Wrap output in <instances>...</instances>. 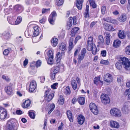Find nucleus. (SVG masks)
I'll return each mask as SVG.
<instances>
[{
  "instance_id": "nucleus-1",
  "label": "nucleus",
  "mask_w": 130,
  "mask_h": 130,
  "mask_svg": "<svg viewBox=\"0 0 130 130\" xmlns=\"http://www.w3.org/2000/svg\"><path fill=\"white\" fill-rule=\"evenodd\" d=\"M87 43V50L89 51H92V54L94 55H95L99 50H97L96 46L93 43V38L92 37H90L88 38Z\"/></svg>"
},
{
  "instance_id": "nucleus-2",
  "label": "nucleus",
  "mask_w": 130,
  "mask_h": 130,
  "mask_svg": "<svg viewBox=\"0 0 130 130\" xmlns=\"http://www.w3.org/2000/svg\"><path fill=\"white\" fill-rule=\"evenodd\" d=\"M50 90L48 89L45 92V97L43 101L44 105L45 104L47 106L48 105V103L53 99L54 96V93L50 92Z\"/></svg>"
},
{
  "instance_id": "nucleus-3",
  "label": "nucleus",
  "mask_w": 130,
  "mask_h": 130,
  "mask_svg": "<svg viewBox=\"0 0 130 130\" xmlns=\"http://www.w3.org/2000/svg\"><path fill=\"white\" fill-rule=\"evenodd\" d=\"M17 127L15 123L11 120L8 121L5 128V130H17Z\"/></svg>"
},
{
  "instance_id": "nucleus-4",
  "label": "nucleus",
  "mask_w": 130,
  "mask_h": 130,
  "mask_svg": "<svg viewBox=\"0 0 130 130\" xmlns=\"http://www.w3.org/2000/svg\"><path fill=\"white\" fill-rule=\"evenodd\" d=\"M120 59L124 67L126 69H128L130 67V59L125 57H121Z\"/></svg>"
},
{
  "instance_id": "nucleus-5",
  "label": "nucleus",
  "mask_w": 130,
  "mask_h": 130,
  "mask_svg": "<svg viewBox=\"0 0 130 130\" xmlns=\"http://www.w3.org/2000/svg\"><path fill=\"white\" fill-rule=\"evenodd\" d=\"M59 68L58 66H54L52 68L50 74L51 78L52 79H54L56 74L59 72Z\"/></svg>"
},
{
  "instance_id": "nucleus-6",
  "label": "nucleus",
  "mask_w": 130,
  "mask_h": 130,
  "mask_svg": "<svg viewBox=\"0 0 130 130\" xmlns=\"http://www.w3.org/2000/svg\"><path fill=\"white\" fill-rule=\"evenodd\" d=\"M110 113L112 116L115 117H119L121 115L120 110L115 108H112L110 110Z\"/></svg>"
},
{
  "instance_id": "nucleus-7",
  "label": "nucleus",
  "mask_w": 130,
  "mask_h": 130,
  "mask_svg": "<svg viewBox=\"0 0 130 130\" xmlns=\"http://www.w3.org/2000/svg\"><path fill=\"white\" fill-rule=\"evenodd\" d=\"M101 98L102 102L104 104H106L110 102L109 98L107 95L102 94L101 95Z\"/></svg>"
},
{
  "instance_id": "nucleus-8",
  "label": "nucleus",
  "mask_w": 130,
  "mask_h": 130,
  "mask_svg": "<svg viewBox=\"0 0 130 130\" xmlns=\"http://www.w3.org/2000/svg\"><path fill=\"white\" fill-rule=\"evenodd\" d=\"M86 50L85 48H83L81 50L80 54H79L78 56L77 60L78 63L80 64L81 61L84 59L85 54L86 53Z\"/></svg>"
},
{
  "instance_id": "nucleus-9",
  "label": "nucleus",
  "mask_w": 130,
  "mask_h": 130,
  "mask_svg": "<svg viewBox=\"0 0 130 130\" xmlns=\"http://www.w3.org/2000/svg\"><path fill=\"white\" fill-rule=\"evenodd\" d=\"M89 107L92 112L94 115H96L98 113V110L96 106L93 103H91L90 104Z\"/></svg>"
},
{
  "instance_id": "nucleus-10",
  "label": "nucleus",
  "mask_w": 130,
  "mask_h": 130,
  "mask_svg": "<svg viewBox=\"0 0 130 130\" xmlns=\"http://www.w3.org/2000/svg\"><path fill=\"white\" fill-rule=\"evenodd\" d=\"M130 107V102L128 101L124 103L123 107L122 108V110L123 112L125 114L129 112V108Z\"/></svg>"
},
{
  "instance_id": "nucleus-11",
  "label": "nucleus",
  "mask_w": 130,
  "mask_h": 130,
  "mask_svg": "<svg viewBox=\"0 0 130 130\" xmlns=\"http://www.w3.org/2000/svg\"><path fill=\"white\" fill-rule=\"evenodd\" d=\"M37 87L36 82L34 80H32L30 82L29 85V90L30 92H32Z\"/></svg>"
},
{
  "instance_id": "nucleus-12",
  "label": "nucleus",
  "mask_w": 130,
  "mask_h": 130,
  "mask_svg": "<svg viewBox=\"0 0 130 130\" xmlns=\"http://www.w3.org/2000/svg\"><path fill=\"white\" fill-rule=\"evenodd\" d=\"M56 16L57 14L55 11H53L51 13L49 16L48 20L51 24H52L54 23Z\"/></svg>"
},
{
  "instance_id": "nucleus-13",
  "label": "nucleus",
  "mask_w": 130,
  "mask_h": 130,
  "mask_svg": "<svg viewBox=\"0 0 130 130\" xmlns=\"http://www.w3.org/2000/svg\"><path fill=\"white\" fill-rule=\"evenodd\" d=\"M7 116L6 110L2 107H0V120L5 119Z\"/></svg>"
},
{
  "instance_id": "nucleus-14",
  "label": "nucleus",
  "mask_w": 130,
  "mask_h": 130,
  "mask_svg": "<svg viewBox=\"0 0 130 130\" xmlns=\"http://www.w3.org/2000/svg\"><path fill=\"white\" fill-rule=\"evenodd\" d=\"M103 78L104 80L107 83L111 82L113 80L112 75L108 73L104 76Z\"/></svg>"
},
{
  "instance_id": "nucleus-15",
  "label": "nucleus",
  "mask_w": 130,
  "mask_h": 130,
  "mask_svg": "<svg viewBox=\"0 0 130 130\" xmlns=\"http://www.w3.org/2000/svg\"><path fill=\"white\" fill-rule=\"evenodd\" d=\"M97 43L98 44V46H99L101 47H104V39L102 35H99V36L97 39Z\"/></svg>"
},
{
  "instance_id": "nucleus-16",
  "label": "nucleus",
  "mask_w": 130,
  "mask_h": 130,
  "mask_svg": "<svg viewBox=\"0 0 130 130\" xmlns=\"http://www.w3.org/2000/svg\"><path fill=\"white\" fill-rule=\"evenodd\" d=\"M5 90L8 95H12L13 94V90L11 86H9L5 87Z\"/></svg>"
},
{
  "instance_id": "nucleus-17",
  "label": "nucleus",
  "mask_w": 130,
  "mask_h": 130,
  "mask_svg": "<svg viewBox=\"0 0 130 130\" xmlns=\"http://www.w3.org/2000/svg\"><path fill=\"white\" fill-rule=\"evenodd\" d=\"M110 125L112 127L118 128L120 125L119 123L117 122L114 121H111L110 122Z\"/></svg>"
},
{
  "instance_id": "nucleus-18",
  "label": "nucleus",
  "mask_w": 130,
  "mask_h": 130,
  "mask_svg": "<svg viewBox=\"0 0 130 130\" xmlns=\"http://www.w3.org/2000/svg\"><path fill=\"white\" fill-rule=\"evenodd\" d=\"M127 19V17L125 14L124 13L121 14V16L118 18L119 21L121 22H124Z\"/></svg>"
},
{
  "instance_id": "nucleus-19",
  "label": "nucleus",
  "mask_w": 130,
  "mask_h": 130,
  "mask_svg": "<svg viewBox=\"0 0 130 130\" xmlns=\"http://www.w3.org/2000/svg\"><path fill=\"white\" fill-rule=\"evenodd\" d=\"M1 35L6 39H8L10 37L11 35H12L11 34H10L9 32L8 31H4L3 33L1 34Z\"/></svg>"
},
{
  "instance_id": "nucleus-20",
  "label": "nucleus",
  "mask_w": 130,
  "mask_h": 130,
  "mask_svg": "<svg viewBox=\"0 0 130 130\" xmlns=\"http://www.w3.org/2000/svg\"><path fill=\"white\" fill-rule=\"evenodd\" d=\"M79 28L78 27H74L71 30V34L70 35L72 37L74 36L78 32Z\"/></svg>"
},
{
  "instance_id": "nucleus-21",
  "label": "nucleus",
  "mask_w": 130,
  "mask_h": 130,
  "mask_svg": "<svg viewBox=\"0 0 130 130\" xmlns=\"http://www.w3.org/2000/svg\"><path fill=\"white\" fill-rule=\"evenodd\" d=\"M84 0H78L76 1V6L79 10H81L82 8V3Z\"/></svg>"
},
{
  "instance_id": "nucleus-22",
  "label": "nucleus",
  "mask_w": 130,
  "mask_h": 130,
  "mask_svg": "<svg viewBox=\"0 0 130 130\" xmlns=\"http://www.w3.org/2000/svg\"><path fill=\"white\" fill-rule=\"evenodd\" d=\"M77 118L78 123L80 124H83L85 121L84 117L81 115H80Z\"/></svg>"
},
{
  "instance_id": "nucleus-23",
  "label": "nucleus",
  "mask_w": 130,
  "mask_h": 130,
  "mask_svg": "<svg viewBox=\"0 0 130 130\" xmlns=\"http://www.w3.org/2000/svg\"><path fill=\"white\" fill-rule=\"evenodd\" d=\"M64 53L61 52V53L58 52L56 55V58L57 59V61H59L62 58V56L64 55Z\"/></svg>"
},
{
  "instance_id": "nucleus-24",
  "label": "nucleus",
  "mask_w": 130,
  "mask_h": 130,
  "mask_svg": "<svg viewBox=\"0 0 130 130\" xmlns=\"http://www.w3.org/2000/svg\"><path fill=\"white\" fill-rule=\"evenodd\" d=\"M67 114L70 121L71 122H73V119L72 117V113L71 111L70 110H68L67 112Z\"/></svg>"
},
{
  "instance_id": "nucleus-25",
  "label": "nucleus",
  "mask_w": 130,
  "mask_h": 130,
  "mask_svg": "<svg viewBox=\"0 0 130 130\" xmlns=\"http://www.w3.org/2000/svg\"><path fill=\"white\" fill-rule=\"evenodd\" d=\"M30 101L29 100H26L25 102L23 103L22 104V106L24 108H27L30 105Z\"/></svg>"
},
{
  "instance_id": "nucleus-26",
  "label": "nucleus",
  "mask_w": 130,
  "mask_h": 130,
  "mask_svg": "<svg viewBox=\"0 0 130 130\" xmlns=\"http://www.w3.org/2000/svg\"><path fill=\"white\" fill-rule=\"evenodd\" d=\"M89 5H87L86 7V9L85 10L84 13V17L85 18L89 19L90 18L89 13Z\"/></svg>"
},
{
  "instance_id": "nucleus-27",
  "label": "nucleus",
  "mask_w": 130,
  "mask_h": 130,
  "mask_svg": "<svg viewBox=\"0 0 130 130\" xmlns=\"http://www.w3.org/2000/svg\"><path fill=\"white\" fill-rule=\"evenodd\" d=\"M121 42L118 40H114L113 43V46L116 48L119 47L121 44Z\"/></svg>"
},
{
  "instance_id": "nucleus-28",
  "label": "nucleus",
  "mask_w": 130,
  "mask_h": 130,
  "mask_svg": "<svg viewBox=\"0 0 130 130\" xmlns=\"http://www.w3.org/2000/svg\"><path fill=\"white\" fill-rule=\"evenodd\" d=\"M104 28L106 30L109 31H113L114 30V28L111 26V25H105Z\"/></svg>"
},
{
  "instance_id": "nucleus-29",
  "label": "nucleus",
  "mask_w": 130,
  "mask_h": 130,
  "mask_svg": "<svg viewBox=\"0 0 130 130\" xmlns=\"http://www.w3.org/2000/svg\"><path fill=\"white\" fill-rule=\"evenodd\" d=\"M118 33V36L119 38L123 39L125 38L126 37V35L123 31H122L121 30H119Z\"/></svg>"
},
{
  "instance_id": "nucleus-30",
  "label": "nucleus",
  "mask_w": 130,
  "mask_h": 130,
  "mask_svg": "<svg viewBox=\"0 0 130 130\" xmlns=\"http://www.w3.org/2000/svg\"><path fill=\"white\" fill-rule=\"evenodd\" d=\"M71 84L73 89L76 90L77 88V84L76 81L73 79L71 81Z\"/></svg>"
},
{
  "instance_id": "nucleus-31",
  "label": "nucleus",
  "mask_w": 130,
  "mask_h": 130,
  "mask_svg": "<svg viewBox=\"0 0 130 130\" xmlns=\"http://www.w3.org/2000/svg\"><path fill=\"white\" fill-rule=\"evenodd\" d=\"M59 48L61 51H64L66 48V44L64 43H62L59 44Z\"/></svg>"
},
{
  "instance_id": "nucleus-32",
  "label": "nucleus",
  "mask_w": 130,
  "mask_h": 130,
  "mask_svg": "<svg viewBox=\"0 0 130 130\" xmlns=\"http://www.w3.org/2000/svg\"><path fill=\"white\" fill-rule=\"evenodd\" d=\"M73 39L72 38H70L69 40V50L71 51L74 47L73 45Z\"/></svg>"
},
{
  "instance_id": "nucleus-33",
  "label": "nucleus",
  "mask_w": 130,
  "mask_h": 130,
  "mask_svg": "<svg viewBox=\"0 0 130 130\" xmlns=\"http://www.w3.org/2000/svg\"><path fill=\"white\" fill-rule=\"evenodd\" d=\"M58 42V39L56 38H53L51 40V44L54 47H55L57 45Z\"/></svg>"
},
{
  "instance_id": "nucleus-34",
  "label": "nucleus",
  "mask_w": 130,
  "mask_h": 130,
  "mask_svg": "<svg viewBox=\"0 0 130 130\" xmlns=\"http://www.w3.org/2000/svg\"><path fill=\"white\" fill-rule=\"evenodd\" d=\"M77 101L81 105H84L85 103V98L84 97H80L78 98Z\"/></svg>"
},
{
  "instance_id": "nucleus-35",
  "label": "nucleus",
  "mask_w": 130,
  "mask_h": 130,
  "mask_svg": "<svg viewBox=\"0 0 130 130\" xmlns=\"http://www.w3.org/2000/svg\"><path fill=\"white\" fill-rule=\"evenodd\" d=\"M64 93L67 95H70L71 93V91L69 86H68L66 88L64 91Z\"/></svg>"
},
{
  "instance_id": "nucleus-36",
  "label": "nucleus",
  "mask_w": 130,
  "mask_h": 130,
  "mask_svg": "<svg viewBox=\"0 0 130 130\" xmlns=\"http://www.w3.org/2000/svg\"><path fill=\"white\" fill-rule=\"evenodd\" d=\"M58 103L60 105H62L64 103V99L63 96L61 95L60 96V98L58 100Z\"/></svg>"
},
{
  "instance_id": "nucleus-37",
  "label": "nucleus",
  "mask_w": 130,
  "mask_h": 130,
  "mask_svg": "<svg viewBox=\"0 0 130 130\" xmlns=\"http://www.w3.org/2000/svg\"><path fill=\"white\" fill-rule=\"evenodd\" d=\"M116 68L119 70H121L122 68L121 62H117L116 64Z\"/></svg>"
},
{
  "instance_id": "nucleus-38",
  "label": "nucleus",
  "mask_w": 130,
  "mask_h": 130,
  "mask_svg": "<svg viewBox=\"0 0 130 130\" xmlns=\"http://www.w3.org/2000/svg\"><path fill=\"white\" fill-rule=\"evenodd\" d=\"M64 0H56V4L58 6L62 5L63 3Z\"/></svg>"
},
{
  "instance_id": "nucleus-39",
  "label": "nucleus",
  "mask_w": 130,
  "mask_h": 130,
  "mask_svg": "<svg viewBox=\"0 0 130 130\" xmlns=\"http://www.w3.org/2000/svg\"><path fill=\"white\" fill-rule=\"evenodd\" d=\"M90 5L93 8H95L96 7V5L93 0H89Z\"/></svg>"
},
{
  "instance_id": "nucleus-40",
  "label": "nucleus",
  "mask_w": 130,
  "mask_h": 130,
  "mask_svg": "<svg viewBox=\"0 0 130 130\" xmlns=\"http://www.w3.org/2000/svg\"><path fill=\"white\" fill-rule=\"evenodd\" d=\"M125 53L128 55H130V46L128 45L126 46L125 48Z\"/></svg>"
},
{
  "instance_id": "nucleus-41",
  "label": "nucleus",
  "mask_w": 130,
  "mask_h": 130,
  "mask_svg": "<svg viewBox=\"0 0 130 130\" xmlns=\"http://www.w3.org/2000/svg\"><path fill=\"white\" fill-rule=\"evenodd\" d=\"M14 8L16 10H20L23 9L22 7L19 5H17L15 6Z\"/></svg>"
},
{
  "instance_id": "nucleus-42",
  "label": "nucleus",
  "mask_w": 130,
  "mask_h": 130,
  "mask_svg": "<svg viewBox=\"0 0 130 130\" xmlns=\"http://www.w3.org/2000/svg\"><path fill=\"white\" fill-rule=\"evenodd\" d=\"M22 20V18L20 16H18L15 22V24H20Z\"/></svg>"
},
{
  "instance_id": "nucleus-43",
  "label": "nucleus",
  "mask_w": 130,
  "mask_h": 130,
  "mask_svg": "<svg viewBox=\"0 0 130 130\" xmlns=\"http://www.w3.org/2000/svg\"><path fill=\"white\" fill-rule=\"evenodd\" d=\"M50 110L48 112V114H50L53 110L55 107V105L54 104H52L50 105Z\"/></svg>"
},
{
  "instance_id": "nucleus-44",
  "label": "nucleus",
  "mask_w": 130,
  "mask_h": 130,
  "mask_svg": "<svg viewBox=\"0 0 130 130\" xmlns=\"http://www.w3.org/2000/svg\"><path fill=\"white\" fill-rule=\"evenodd\" d=\"M123 76H120L117 77V81L118 83L120 84L123 83Z\"/></svg>"
},
{
  "instance_id": "nucleus-45",
  "label": "nucleus",
  "mask_w": 130,
  "mask_h": 130,
  "mask_svg": "<svg viewBox=\"0 0 130 130\" xmlns=\"http://www.w3.org/2000/svg\"><path fill=\"white\" fill-rule=\"evenodd\" d=\"M11 50L10 48H8L7 49H5L3 53L4 55H7L9 54V52L11 51Z\"/></svg>"
},
{
  "instance_id": "nucleus-46",
  "label": "nucleus",
  "mask_w": 130,
  "mask_h": 130,
  "mask_svg": "<svg viewBox=\"0 0 130 130\" xmlns=\"http://www.w3.org/2000/svg\"><path fill=\"white\" fill-rule=\"evenodd\" d=\"M29 115L30 117L31 118L34 119L35 118V115L34 113L31 111L29 112Z\"/></svg>"
},
{
  "instance_id": "nucleus-47",
  "label": "nucleus",
  "mask_w": 130,
  "mask_h": 130,
  "mask_svg": "<svg viewBox=\"0 0 130 130\" xmlns=\"http://www.w3.org/2000/svg\"><path fill=\"white\" fill-rule=\"evenodd\" d=\"M47 55L48 57H53V52L51 50H49L48 51L47 53Z\"/></svg>"
},
{
  "instance_id": "nucleus-48",
  "label": "nucleus",
  "mask_w": 130,
  "mask_h": 130,
  "mask_svg": "<svg viewBox=\"0 0 130 130\" xmlns=\"http://www.w3.org/2000/svg\"><path fill=\"white\" fill-rule=\"evenodd\" d=\"M53 57H49L47 61L48 63L50 64H51L53 62Z\"/></svg>"
},
{
  "instance_id": "nucleus-49",
  "label": "nucleus",
  "mask_w": 130,
  "mask_h": 130,
  "mask_svg": "<svg viewBox=\"0 0 130 130\" xmlns=\"http://www.w3.org/2000/svg\"><path fill=\"white\" fill-rule=\"evenodd\" d=\"M58 84V83H56L53 84L51 85V87L53 89H55L57 88Z\"/></svg>"
},
{
  "instance_id": "nucleus-50",
  "label": "nucleus",
  "mask_w": 130,
  "mask_h": 130,
  "mask_svg": "<svg viewBox=\"0 0 130 130\" xmlns=\"http://www.w3.org/2000/svg\"><path fill=\"white\" fill-rule=\"evenodd\" d=\"M106 10V7L104 6H102L101 7V11L102 14H104L105 13Z\"/></svg>"
},
{
  "instance_id": "nucleus-51",
  "label": "nucleus",
  "mask_w": 130,
  "mask_h": 130,
  "mask_svg": "<svg viewBox=\"0 0 130 130\" xmlns=\"http://www.w3.org/2000/svg\"><path fill=\"white\" fill-rule=\"evenodd\" d=\"M33 36L36 37L38 36L39 33V31L32 30Z\"/></svg>"
},
{
  "instance_id": "nucleus-52",
  "label": "nucleus",
  "mask_w": 130,
  "mask_h": 130,
  "mask_svg": "<svg viewBox=\"0 0 130 130\" xmlns=\"http://www.w3.org/2000/svg\"><path fill=\"white\" fill-rule=\"evenodd\" d=\"M129 93V94L128 95V96L129 99V95H130V88L126 90L124 92V94L126 95H127Z\"/></svg>"
},
{
  "instance_id": "nucleus-53",
  "label": "nucleus",
  "mask_w": 130,
  "mask_h": 130,
  "mask_svg": "<svg viewBox=\"0 0 130 130\" xmlns=\"http://www.w3.org/2000/svg\"><path fill=\"white\" fill-rule=\"evenodd\" d=\"M100 62L101 64L106 65L108 64L109 63L108 61L103 60H101Z\"/></svg>"
},
{
  "instance_id": "nucleus-54",
  "label": "nucleus",
  "mask_w": 130,
  "mask_h": 130,
  "mask_svg": "<svg viewBox=\"0 0 130 130\" xmlns=\"http://www.w3.org/2000/svg\"><path fill=\"white\" fill-rule=\"evenodd\" d=\"M105 34L106 39H110V35L109 33L106 32Z\"/></svg>"
},
{
  "instance_id": "nucleus-55",
  "label": "nucleus",
  "mask_w": 130,
  "mask_h": 130,
  "mask_svg": "<svg viewBox=\"0 0 130 130\" xmlns=\"http://www.w3.org/2000/svg\"><path fill=\"white\" fill-rule=\"evenodd\" d=\"M100 77H95L94 79V84H97V83L100 80Z\"/></svg>"
},
{
  "instance_id": "nucleus-56",
  "label": "nucleus",
  "mask_w": 130,
  "mask_h": 130,
  "mask_svg": "<svg viewBox=\"0 0 130 130\" xmlns=\"http://www.w3.org/2000/svg\"><path fill=\"white\" fill-rule=\"evenodd\" d=\"M73 18L71 17H70L68 19V24H72Z\"/></svg>"
},
{
  "instance_id": "nucleus-57",
  "label": "nucleus",
  "mask_w": 130,
  "mask_h": 130,
  "mask_svg": "<svg viewBox=\"0 0 130 130\" xmlns=\"http://www.w3.org/2000/svg\"><path fill=\"white\" fill-rule=\"evenodd\" d=\"M101 54L102 56L104 57H105L106 55V51L105 50H103L101 51Z\"/></svg>"
},
{
  "instance_id": "nucleus-58",
  "label": "nucleus",
  "mask_w": 130,
  "mask_h": 130,
  "mask_svg": "<svg viewBox=\"0 0 130 130\" xmlns=\"http://www.w3.org/2000/svg\"><path fill=\"white\" fill-rule=\"evenodd\" d=\"M81 38V37L79 36H77L75 38L74 41V43L75 44L78 40Z\"/></svg>"
},
{
  "instance_id": "nucleus-59",
  "label": "nucleus",
  "mask_w": 130,
  "mask_h": 130,
  "mask_svg": "<svg viewBox=\"0 0 130 130\" xmlns=\"http://www.w3.org/2000/svg\"><path fill=\"white\" fill-rule=\"evenodd\" d=\"M32 30L39 31L40 28L37 25H35L33 27Z\"/></svg>"
},
{
  "instance_id": "nucleus-60",
  "label": "nucleus",
  "mask_w": 130,
  "mask_h": 130,
  "mask_svg": "<svg viewBox=\"0 0 130 130\" xmlns=\"http://www.w3.org/2000/svg\"><path fill=\"white\" fill-rule=\"evenodd\" d=\"M111 18L109 17H107L106 18H104L103 20L104 21H106L107 22H110L111 20Z\"/></svg>"
},
{
  "instance_id": "nucleus-61",
  "label": "nucleus",
  "mask_w": 130,
  "mask_h": 130,
  "mask_svg": "<svg viewBox=\"0 0 130 130\" xmlns=\"http://www.w3.org/2000/svg\"><path fill=\"white\" fill-rule=\"evenodd\" d=\"M10 9H4V12L5 14H8L10 12Z\"/></svg>"
},
{
  "instance_id": "nucleus-62",
  "label": "nucleus",
  "mask_w": 130,
  "mask_h": 130,
  "mask_svg": "<svg viewBox=\"0 0 130 130\" xmlns=\"http://www.w3.org/2000/svg\"><path fill=\"white\" fill-rule=\"evenodd\" d=\"M41 64V62L40 60H38L36 62V66L37 67L40 66Z\"/></svg>"
},
{
  "instance_id": "nucleus-63",
  "label": "nucleus",
  "mask_w": 130,
  "mask_h": 130,
  "mask_svg": "<svg viewBox=\"0 0 130 130\" xmlns=\"http://www.w3.org/2000/svg\"><path fill=\"white\" fill-rule=\"evenodd\" d=\"M25 36L27 38H28L30 36V35L28 31H26L25 32Z\"/></svg>"
},
{
  "instance_id": "nucleus-64",
  "label": "nucleus",
  "mask_w": 130,
  "mask_h": 130,
  "mask_svg": "<svg viewBox=\"0 0 130 130\" xmlns=\"http://www.w3.org/2000/svg\"><path fill=\"white\" fill-rule=\"evenodd\" d=\"M2 78L4 79H5L7 81H9L10 80V79L8 76H6L5 75H3L2 76Z\"/></svg>"
}]
</instances>
